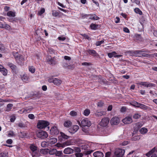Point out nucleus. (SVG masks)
Wrapping results in <instances>:
<instances>
[{
    "label": "nucleus",
    "mask_w": 157,
    "mask_h": 157,
    "mask_svg": "<svg viewBox=\"0 0 157 157\" xmlns=\"http://www.w3.org/2000/svg\"><path fill=\"white\" fill-rule=\"evenodd\" d=\"M98 26V25H96L93 23L91 24L90 25V27L91 29L94 30H96L97 29Z\"/></svg>",
    "instance_id": "nucleus-26"
},
{
    "label": "nucleus",
    "mask_w": 157,
    "mask_h": 157,
    "mask_svg": "<svg viewBox=\"0 0 157 157\" xmlns=\"http://www.w3.org/2000/svg\"><path fill=\"white\" fill-rule=\"evenodd\" d=\"M7 65L12 70H15L16 67V66L15 65L10 63H8Z\"/></svg>",
    "instance_id": "nucleus-25"
},
{
    "label": "nucleus",
    "mask_w": 157,
    "mask_h": 157,
    "mask_svg": "<svg viewBox=\"0 0 157 157\" xmlns=\"http://www.w3.org/2000/svg\"><path fill=\"white\" fill-rule=\"evenodd\" d=\"M13 106V104H8L6 108V111L7 112L10 111L12 109Z\"/></svg>",
    "instance_id": "nucleus-29"
},
{
    "label": "nucleus",
    "mask_w": 157,
    "mask_h": 157,
    "mask_svg": "<svg viewBox=\"0 0 157 157\" xmlns=\"http://www.w3.org/2000/svg\"><path fill=\"white\" fill-rule=\"evenodd\" d=\"M47 145V143L45 142H42L41 144V146L42 147H45Z\"/></svg>",
    "instance_id": "nucleus-62"
},
{
    "label": "nucleus",
    "mask_w": 157,
    "mask_h": 157,
    "mask_svg": "<svg viewBox=\"0 0 157 157\" xmlns=\"http://www.w3.org/2000/svg\"><path fill=\"white\" fill-rule=\"evenodd\" d=\"M141 115L138 113L135 114L133 115V118L135 119H137L140 118L141 117Z\"/></svg>",
    "instance_id": "nucleus-45"
},
{
    "label": "nucleus",
    "mask_w": 157,
    "mask_h": 157,
    "mask_svg": "<svg viewBox=\"0 0 157 157\" xmlns=\"http://www.w3.org/2000/svg\"><path fill=\"white\" fill-rule=\"evenodd\" d=\"M139 105V106H138L139 107V108H140L143 109L147 110L149 108L148 107L142 104H140V105Z\"/></svg>",
    "instance_id": "nucleus-27"
},
{
    "label": "nucleus",
    "mask_w": 157,
    "mask_h": 157,
    "mask_svg": "<svg viewBox=\"0 0 157 157\" xmlns=\"http://www.w3.org/2000/svg\"><path fill=\"white\" fill-rule=\"evenodd\" d=\"M13 54L16 60L17 59V58L19 57V56H21V55L18 54L17 52H13Z\"/></svg>",
    "instance_id": "nucleus-38"
},
{
    "label": "nucleus",
    "mask_w": 157,
    "mask_h": 157,
    "mask_svg": "<svg viewBox=\"0 0 157 157\" xmlns=\"http://www.w3.org/2000/svg\"><path fill=\"white\" fill-rule=\"evenodd\" d=\"M90 113V110L88 109H85L84 111L83 114L86 116H88Z\"/></svg>",
    "instance_id": "nucleus-36"
},
{
    "label": "nucleus",
    "mask_w": 157,
    "mask_h": 157,
    "mask_svg": "<svg viewBox=\"0 0 157 157\" xmlns=\"http://www.w3.org/2000/svg\"><path fill=\"white\" fill-rule=\"evenodd\" d=\"M70 114V115L72 116H76L77 115V113L76 112L74 111H71Z\"/></svg>",
    "instance_id": "nucleus-51"
},
{
    "label": "nucleus",
    "mask_w": 157,
    "mask_h": 157,
    "mask_svg": "<svg viewBox=\"0 0 157 157\" xmlns=\"http://www.w3.org/2000/svg\"><path fill=\"white\" fill-rule=\"evenodd\" d=\"M37 136L39 138L44 139L47 138L48 136L47 132L44 131H39L37 134Z\"/></svg>",
    "instance_id": "nucleus-3"
},
{
    "label": "nucleus",
    "mask_w": 157,
    "mask_h": 157,
    "mask_svg": "<svg viewBox=\"0 0 157 157\" xmlns=\"http://www.w3.org/2000/svg\"><path fill=\"white\" fill-rule=\"evenodd\" d=\"M56 146L58 147H61L62 148H64L66 146V145L64 144V143L62 144H57Z\"/></svg>",
    "instance_id": "nucleus-39"
},
{
    "label": "nucleus",
    "mask_w": 157,
    "mask_h": 157,
    "mask_svg": "<svg viewBox=\"0 0 157 157\" xmlns=\"http://www.w3.org/2000/svg\"><path fill=\"white\" fill-rule=\"evenodd\" d=\"M140 136H134L133 138H132V140L135 141V140H139L140 139Z\"/></svg>",
    "instance_id": "nucleus-54"
},
{
    "label": "nucleus",
    "mask_w": 157,
    "mask_h": 157,
    "mask_svg": "<svg viewBox=\"0 0 157 157\" xmlns=\"http://www.w3.org/2000/svg\"><path fill=\"white\" fill-rule=\"evenodd\" d=\"M3 28H5L6 29H10V26L7 24H3Z\"/></svg>",
    "instance_id": "nucleus-53"
},
{
    "label": "nucleus",
    "mask_w": 157,
    "mask_h": 157,
    "mask_svg": "<svg viewBox=\"0 0 157 157\" xmlns=\"http://www.w3.org/2000/svg\"><path fill=\"white\" fill-rule=\"evenodd\" d=\"M7 15L9 17H14L15 16V13L12 11H8L7 13Z\"/></svg>",
    "instance_id": "nucleus-28"
},
{
    "label": "nucleus",
    "mask_w": 157,
    "mask_h": 157,
    "mask_svg": "<svg viewBox=\"0 0 157 157\" xmlns=\"http://www.w3.org/2000/svg\"><path fill=\"white\" fill-rule=\"evenodd\" d=\"M157 152V147H155L148 152L146 154V155L148 157L151 156V157H157L155 152Z\"/></svg>",
    "instance_id": "nucleus-2"
},
{
    "label": "nucleus",
    "mask_w": 157,
    "mask_h": 157,
    "mask_svg": "<svg viewBox=\"0 0 157 157\" xmlns=\"http://www.w3.org/2000/svg\"><path fill=\"white\" fill-rule=\"evenodd\" d=\"M60 134L64 140L67 139L69 137L62 132H60Z\"/></svg>",
    "instance_id": "nucleus-31"
},
{
    "label": "nucleus",
    "mask_w": 157,
    "mask_h": 157,
    "mask_svg": "<svg viewBox=\"0 0 157 157\" xmlns=\"http://www.w3.org/2000/svg\"><path fill=\"white\" fill-rule=\"evenodd\" d=\"M105 113L103 111H101L99 112H97L95 113V115L97 117H101L102 116L105 115Z\"/></svg>",
    "instance_id": "nucleus-30"
},
{
    "label": "nucleus",
    "mask_w": 157,
    "mask_h": 157,
    "mask_svg": "<svg viewBox=\"0 0 157 157\" xmlns=\"http://www.w3.org/2000/svg\"><path fill=\"white\" fill-rule=\"evenodd\" d=\"M0 72L3 74V75L4 76L6 75L8 73L7 70L4 67L2 70L0 71Z\"/></svg>",
    "instance_id": "nucleus-33"
},
{
    "label": "nucleus",
    "mask_w": 157,
    "mask_h": 157,
    "mask_svg": "<svg viewBox=\"0 0 157 157\" xmlns=\"http://www.w3.org/2000/svg\"><path fill=\"white\" fill-rule=\"evenodd\" d=\"M0 50L2 52H4L5 50V47L1 44H0Z\"/></svg>",
    "instance_id": "nucleus-55"
},
{
    "label": "nucleus",
    "mask_w": 157,
    "mask_h": 157,
    "mask_svg": "<svg viewBox=\"0 0 157 157\" xmlns=\"http://www.w3.org/2000/svg\"><path fill=\"white\" fill-rule=\"evenodd\" d=\"M28 117L31 119H33L35 118L34 115L32 114H30L28 115Z\"/></svg>",
    "instance_id": "nucleus-56"
},
{
    "label": "nucleus",
    "mask_w": 157,
    "mask_h": 157,
    "mask_svg": "<svg viewBox=\"0 0 157 157\" xmlns=\"http://www.w3.org/2000/svg\"><path fill=\"white\" fill-rule=\"evenodd\" d=\"M91 124V122L88 118L83 119L81 121V125L83 127H90Z\"/></svg>",
    "instance_id": "nucleus-6"
},
{
    "label": "nucleus",
    "mask_w": 157,
    "mask_h": 157,
    "mask_svg": "<svg viewBox=\"0 0 157 157\" xmlns=\"http://www.w3.org/2000/svg\"><path fill=\"white\" fill-rule=\"evenodd\" d=\"M147 129L145 128H142L140 130V132L142 134H145L147 132Z\"/></svg>",
    "instance_id": "nucleus-22"
},
{
    "label": "nucleus",
    "mask_w": 157,
    "mask_h": 157,
    "mask_svg": "<svg viewBox=\"0 0 157 157\" xmlns=\"http://www.w3.org/2000/svg\"><path fill=\"white\" fill-rule=\"evenodd\" d=\"M21 79L25 82H26L28 80V77L26 75H24L21 77Z\"/></svg>",
    "instance_id": "nucleus-34"
},
{
    "label": "nucleus",
    "mask_w": 157,
    "mask_h": 157,
    "mask_svg": "<svg viewBox=\"0 0 157 157\" xmlns=\"http://www.w3.org/2000/svg\"><path fill=\"white\" fill-rule=\"evenodd\" d=\"M56 149H48V153L50 155H55Z\"/></svg>",
    "instance_id": "nucleus-23"
},
{
    "label": "nucleus",
    "mask_w": 157,
    "mask_h": 157,
    "mask_svg": "<svg viewBox=\"0 0 157 157\" xmlns=\"http://www.w3.org/2000/svg\"><path fill=\"white\" fill-rule=\"evenodd\" d=\"M54 80L53 81V83L57 85H59L61 82V81L58 79L57 78H54Z\"/></svg>",
    "instance_id": "nucleus-20"
},
{
    "label": "nucleus",
    "mask_w": 157,
    "mask_h": 157,
    "mask_svg": "<svg viewBox=\"0 0 157 157\" xmlns=\"http://www.w3.org/2000/svg\"><path fill=\"white\" fill-rule=\"evenodd\" d=\"M0 72L3 74V75L4 76L6 75L8 73L7 70L4 67L2 70L0 71Z\"/></svg>",
    "instance_id": "nucleus-32"
},
{
    "label": "nucleus",
    "mask_w": 157,
    "mask_h": 157,
    "mask_svg": "<svg viewBox=\"0 0 157 157\" xmlns=\"http://www.w3.org/2000/svg\"><path fill=\"white\" fill-rule=\"evenodd\" d=\"M63 153L66 154H71L74 153V150L70 147H67L65 148L64 151Z\"/></svg>",
    "instance_id": "nucleus-13"
},
{
    "label": "nucleus",
    "mask_w": 157,
    "mask_h": 157,
    "mask_svg": "<svg viewBox=\"0 0 157 157\" xmlns=\"http://www.w3.org/2000/svg\"><path fill=\"white\" fill-rule=\"evenodd\" d=\"M104 103L103 101H101L98 103L97 105L98 107H101L103 105Z\"/></svg>",
    "instance_id": "nucleus-52"
},
{
    "label": "nucleus",
    "mask_w": 157,
    "mask_h": 157,
    "mask_svg": "<svg viewBox=\"0 0 157 157\" xmlns=\"http://www.w3.org/2000/svg\"><path fill=\"white\" fill-rule=\"evenodd\" d=\"M104 42V40H101L100 41H98L96 43V45L97 46H98L102 44H103Z\"/></svg>",
    "instance_id": "nucleus-48"
},
{
    "label": "nucleus",
    "mask_w": 157,
    "mask_h": 157,
    "mask_svg": "<svg viewBox=\"0 0 157 157\" xmlns=\"http://www.w3.org/2000/svg\"><path fill=\"white\" fill-rule=\"evenodd\" d=\"M134 11L136 13H138L140 15H141L142 14V11L138 8H135L134 9Z\"/></svg>",
    "instance_id": "nucleus-41"
},
{
    "label": "nucleus",
    "mask_w": 157,
    "mask_h": 157,
    "mask_svg": "<svg viewBox=\"0 0 157 157\" xmlns=\"http://www.w3.org/2000/svg\"><path fill=\"white\" fill-rule=\"evenodd\" d=\"M49 123L44 120H39L37 123V127L38 128L43 129L48 126Z\"/></svg>",
    "instance_id": "nucleus-1"
},
{
    "label": "nucleus",
    "mask_w": 157,
    "mask_h": 157,
    "mask_svg": "<svg viewBox=\"0 0 157 157\" xmlns=\"http://www.w3.org/2000/svg\"><path fill=\"white\" fill-rule=\"evenodd\" d=\"M79 128V127L78 125H75L72 127H71L68 129V131L71 133H74Z\"/></svg>",
    "instance_id": "nucleus-10"
},
{
    "label": "nucleus",
    "mask_w": 157,
    "mask_h": 157,
    "mask_svg": "<svg viewBox=\"0 0 157 157\" xmlns=\"http://www.w3.org/2000/svg\"><path fill=\"white\" fill-rule=\"evenodd\" d=\"M29 70L32 73H34L35 71V68L33 66L29 67Z\"/></svg>",
    "instance_id": "nucleus-44"
},
{
    "label": "nucleus",
    "mask_w": 157,
    "mask_h": 157,
    "mask_svg": "<svg viewBox=\"0 0 157 157\" xmlns=\"http://www.w3.org/2000/svg\"><path fill=\"white\" fill-rule=\"evenodd\" d=\"M63 67H64L65 68L68 67V66H69V65L68 64L65 63L64 61L63 62Z\"/></svg>",
    "instance_id": "nucleus-58"
},
{
    "label": "nucleus",
    "mask_w": 157,
    "mask_h": 157,
    "mask_svg": "<svg viewBox=\"0 0 157 157\" xmlns=\"http://www.w3.org/2000/svg\"><path fill=\"white\" fill-rule=\"evenodd\" d=\"M135 36L136 40H142L141 35L140 34L136 35Z\"/></svg>",
    "instance_id": "nucleus-50"
},
{
    "label": "nucleus",
    "mask_w": 157,
    "mask_h": 157,
    "mask_svg": "<svg viewBox=\"0 0 157 157\" xmlns=\"http://www.w3.org/2000/svg\"><path fill=\"white\" fill-rule=\"evenodd\" d=\"M57 141V139L55 138H50L49 140V142L52 144L55 143Z\"/></svg>",
    "instance_id": "nucleus-21"
},
{
    "label": "nucleus",
    "mask_w": 157,
    "mask_h": 157,
    "mask_svg": "<svg viewBox=\"0 0 157 157\" xmlns=\"http://www.w3.org/2000/svg\"><path fill=\"white\" fill-rule=\"evenodd\" d=\"M64 143L65 145H66V146L70 145L71 144V141H70L67 140Z\"/></svg>",
    "instance_id": "nucleus-57"
},
{
    "label": "nucleus",
    "mask_w": 157,
    "mask_h": 157,
    "mask_svg": "<svg viewBox=\"0 0 157 157\" xmlns=\"http://www.w3.org/2000/svg\"><path fill=\"white\" fill-rule=\"evenodd\" d=\"M111 152H108L105 153V157H110V156Z\"/></svg>",
    "instance_id": "nucleus-64"
},
{
    "label": "nucleus",
    "mask_w": 157,
    "mask_h": 157,
    "mask_svg": "<svg viewBox=\"0 0 157 157\" xmlns=\"http://www.w3.org/2000/svg\"><path fill=\"white\" fill-rule=\"evenodd\" d=\"M59 130L57 127L53 126L50 130V133L52 135H57L59 133Z\"/></svg>",
    "instance_id": "nucleus-7"
},
{
    "label": "nucleus",
    "mask_w": 157,
    "mask_h": 157,
    "mask_svg": "<svg viewBox=\"0 0 157 157\" xmlns=\"http://www.w3.org/2000/svg\"><path fill=\"white\" fill-rule=\"evenodd\" d=\"M48 52L51 54L54 53L55 51L54 49L52 48H48Z\"/></svg>",
    "instance_id": "nucleus-60"
},
{
    "label": "nucleus",
    "mask_w": 157,
    "mask_h": 157,
    "mask_svg": "<svg viewBox=\"0 0 157 157\" xmlns=\"http://www.w3.org/2000/svg\"><path fill=\"white\" fill-rule=\"evenodd\" d=\"M16 60L18 64L20 65H21L23 64L24 62V57L22 55H21L17 58Z\"/></svg>",
    "instance_id": "nucleus-16"
},
{
    "label": "nucleus",
    "mask_w": 157,
    "mask_h": 157,
    "mask_svg": "<svg viewBox=\"0 0 157 157\" xmlns=\"http://www.w3.org/2000/svg\"><path fill=\"white\" fill-rule=\"evenodd\" d=\"M55 155L56 156H60L63 155V153L61 151H57L56 149Z\"/></svg>",
    "instance_id": "nucleus-37"
},
{
    "label": "nucleus",
    "mask_w": 157,
    "mask_h": 157,
    "mask_svg": "<svg viewBox=\"0 0 157 157\" xmlns=\"http://www.w3.org/2000/svg\"><path fill=\"white\" fill-rule=\"evenodd\" d=\"M123 122L125 124H129L132 122L131 117L127 116L122 120Z\"/></svg>",
    "instance_id": "nucleus-11"
},
{
    "label": "nucleus",
    "mask_w": 157,
    "mask_h": 157,
    "mask_svg": "<svg viewBox=\"0 0 157 157\" xmlns=\"http://www.w3.org/2000/svg\"><path fill=\"white\" fill-rule=\"evenodd\" d=\"M30 148L33 152V154H36L38 153L37 147L34 145L31 144L30 146Z\"/></svg>",
    "instance_id": "nucleus-14"
},
{
    "label": "nucleus",
    "mask_w": 157,
    "mask_h": 157,
    "mask_svg": "<svg viewBox=\"0 0 157 157\" xmlns=\"http://www.w3.org/2000/svg\"><path fill=\"white\" fill-rule=\"evenodd\" d=\"M139 84L140 85L146 87L147 88L151 87H155V84L152 83H150L147 82H141Z\"/></svg>",
    "instance_id": "nucleus-8"
},
{
    "label": "nucleus",
    "mask_w": 157,
    "mask_h": 157,
    "mask_svg": "<svg viewBox=\"0 0 157 157\" xmlns=\"http://www.w3.org/2000/svg\"><path fill=\"white\" fill-rule=\"evenodd\" d=\"M73 150H74V151H75L76 153H80L81 151L80 149L78 147H74Z\"/></svg>",
    "instance_id": "nucleus-42"
},
{
    "label": "nucleus",
    "mask_w": 157,
    "mask_h": 157,
    "mask_svg": "<svg viewBox=\"0 0 157 157\" xmlns=\"http://www.w3.org/2000/svg\"><path fill=\"white\" fill-rule=\"evenodd\" d=\"M108 56L109 58H112L113 57H114L119 58L122 56L121 55H117V53L115 52H112L108 53Z\"/></svg>",
    "instance_id": "nucleus-12"
},
{
    "label": "nucleus",
    "mask_w": 157,
    "mask_h": 157,
    "mask_svg": "<svg viewBox=\"0 0 157 157\" xmlns=\"http://www.w3.org/2000/svg\"><path fill=\"white\" fill-rule=\"evenodd\" d=\"M123 31L125 33H129L130 31L128 29L127 27L124 28Z\"/></svg>",
    "instance_id": "nucleus-61"
},
{
    "label": "nucleus",
    "mask_w": 157,
    "mask_h": 157,
    "mask_svg": "<svg viewBox=\"0 0 157 157\" xmlns=\"http://www.w3.org/2000/svg\"><path fill=\"white\" fill-rule=\"evenodd\" d=\"M33 108L31 106L29 107V108H26L24 110V112H26L28 113L29 112V111H32Z\"/></svg>",
    "instance_id": "nucleus-40"
},
{
    "label": "nucleus",
    "mask_w": 157,
    "mask_h": 157,
    "mask_svg": "<svg viewBox=\"0 0 157 157\" xmlns=\"http://www.w3.org/2000/svg\"><path fill=\"white\" fill-rule=\"evenodd\" d=\"M48 63L50 64H55L56 63V61L54 59L52 58H48Z\"/></svg>",
    "instance_id": "nucleus-24"
},
{
    "label": "nucleus",
    "mask_w": 157,
    "mask_h": 157,
    "mask_svg": "<svg viewBox=\"0 0 157 157\" xmlns=\"http://www.w3.org/2000/svg\"><path fill=\"white\" fill-rule=\"evenodd\" d=\"M45 12V9L44 8H42L38 12V14L40 16L44 13Z\"/></svg>",
    "instance_id": "nucleus-47"
},
{
    "label": "nucleus",
    "mask_w": 157,
    "mask_h": 157,
    "mask_svg": "<svg viewBox=\"0 0 157 157\" xmlns=\"http://www.w3.org/2000/svg\"><path fill=\"white\" fill-rule=\"evenodd\" d=\"M109 121V119L107 117L103 118L99 124L100 126L103 127H105L108 124Z\"/></svg>",
    "instance_id": "nucleus-5"
},
{
    "label": "nucleus",
    "mask_w": 157,
    "mask_h": 157,
    "mask_svg": "<svg viewBox=\"0 0 157 157\" xmlns=\"http://www.w3.org/2000/svg\"><path fill=\"white\" fill-rule=\"evenodd\" d=\"M110 122L112 125H116L119 122V119L117 117H114L112 118Z\"/></svg>",
    "instance_id": "nucleus-15"
},
{
    "label": "nucleus",
    "mask_w": 157,
    "mask_h": 157,
    "mask_svg": "<svg viewBox=\"0 0 157 157\" xmlns=\"http://www.w3.org/2000/svg\"><path fill=\"white\" fill-rule=\"evenodd\" d=\"M71 122L69 120L66 121L64 123V127L67 128L71 127Z\"/></svg>",
    "instance_id": "nucleus-19"
},
{
    "label": "nucleus",
    "mask_w": 157,
    "mask_h": 157,
    "mask_svg": "<svg viewBox=\"0 0 157 157\" xmlns=\"http://www.w3.org/2000/svg\"><path fill=\"white\" fill-rule=\"evenodd\" d=\"M143 52L142 50L128 51L126 52V53L129 54L130 55L132 56H136L138 54H140L141 53Z\"/></svg>",
    "instance_id": "nucleus-9"
},
{
    "label": "nucleus",
    "mask_w": 157,
    "mask_h": 157,
    "mask_svg": "<svg viewBox=\"0 0 157 157\" xmlns=\"http://www.w3.org/2000/svg\"><path fill=\"white\" fill-rule=\"evenodd\" d=\"M40 152L41 153L43 154H46L48 153V149H43L40 150Z\"/></svg>",
    "instance_id": "nucleus-35"
},
{
    "label": "nucleus",
    "mask_w": 157,
    "mask_h": 157,
    "mask_svg": "<svg viewBox=\"0 0 157 157\" xmlns=\"http://www.w3.org/2000/svg\"><path fill=\"white\" fill-rule=\"evenodd\" d=\"M140 55H141L142 56L144 57H149L150 56V55H149V54H145V53L141 54H141Z\"/></svg>",
    "instance_id": "nucleus-59"
},
{
    "label": "nucleus",
    "mask_w": 157,
    "mask_h": 157,
    "mask_svg": "<svg viewBox=\"0 0 157 157\" xmlns=\"http://www.w3.org/2000/svg\"><path fill=\"white\" fill-rule=\"evenodd\" d=\"M75 155L76 157H82L83 156V154L81 152L76 153Z\"/></svg>",
    "instance_id": "nucleus-46"
},
{
    "label": "nucleus",
    "mask_w": 157,
    "mask_h": 157,
    "mask_svg": "<svg viewBox=\"0 0 157 157\" xmlns=\"http://www.w3.org/2000/svg\"><path fill=\"white\" fill-rule=\"evenodd\" d=\"M1 157H8L7 153L6 152H2L0 155Z\"/></svg>",
    "instance_id": "nucleus-49"
},
{
    "label": "nucleus",
    "mask_w": 157,
    "mask_h": 157,
    "mask_svg": "<svg viewBox=\"0 0 157 157\" xmlns=\"http://www.w3.org/2000/svg\"><path fill=\"white\" fill-rule=\"evenodd\" d=\"M52 14L53 16L57 17L59 15V13L56 10H53L52 11Z\"/></svg>",
    "instance_id": "nucleus-43"
},
{
    "label": "nucleus",
    "mask_w": 157,
    "mask_h": 157,
    "mask_svg": "<svg viewBox=\"0 0 157 157\" xmlns=\"http://www.w3.org/2000/svg\"><path fill=\"white\" fill-rule=\"evenodd\" d=\"M125 151L124 149L118 148L116 150L115 154L117 157H122Z\"/></svg>",
    "instance_id": "nucleus-4"
},
{
    "label": "nucleus",
    "mask_w": 157,
    "mask_h": 157,
    "mask_svg": "<svg viewBox=\"0 0 157 157\" xmlns=\"http://www.w3.org/2000/svg\"><path fill=\"white\" fill-rule=\"evenodd\" d=\"M93 155L94 157H103L104 156L103 153L99 151H97L94 152Z\"/></svg>",
    "instance_id": "nucleus-18"
},
{
    "label": "nucleus",
    "mask_w": 157,
    "mask_h": 157,
    "mask_svg": "<svg viewBox=\"0 0 157 157\" xmlns=\"http://www.w3.org/2000/svg\"><path fill=\"white\" fill-rule=\"evenodd\" d=\"M18 126L20 128H24L25 127V124L22 123H19L18 124Z\"/></svg>",
    "instance_id": "nucleus-63"
},
{
    "label": "nucleus",
    "mask_w": 157,
    "mask_h": 157,
    "mask_svg": "<svg viewBox=\"0 0 157 157\" xmlns=\"http://www.w3.org/2000/svg\"><path fill=\"white\" fill-rule=\"evenodd\" d=\"M87 52L90 55H91L94 56H98V54L94 50H87Z\"/></svg>",
    "instance_id": "nucleus-17"
}]
</instances>
